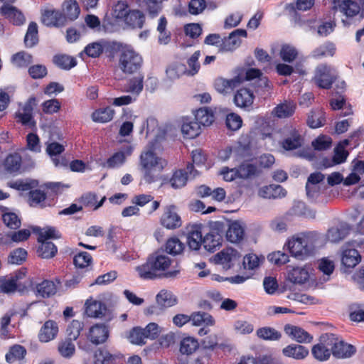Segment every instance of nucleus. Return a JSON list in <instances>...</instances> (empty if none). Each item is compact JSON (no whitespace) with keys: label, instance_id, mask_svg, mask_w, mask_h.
Here are the masks:
<instances>
[{"label":"nucleus","instance_id":"nucleus-1","mask_svg":"<svg viewBox=\"0 0 364 364\" xmlns=\"http://www.w3.org/2000/svg\"><path fill=\"white\" fill-rule=\"evenodd\" d=\"M171 264V259L168 256L159 251L150 255L146 261L136 267L139 277L145 280H154L156 279H173L181 272L179 268L168 270Z\"/></svg>","mask_w":364,"mask_h":364},{"label":"nucleus","instance_id":"nucleus-2","mask_svg":"<svg viewBox=\"0 0 364 364\" xmlns=\"http://www.w3.org/2000/svg\"><path fill=\"white\" fill-rule=\"evenodd\" d=\"M318 239L316 232H300L289 238L285 246L293 257L303 261L314 256Z\"/></svg>","mask_w":364,"mask_h":364},{"label":"nucleus","instance_id":"nucleus-3","mask_svg":"<svg viewBox=\"0 0 364 364\" xmlns=\"http://www.w3.org/2000/svg\"><path fill=\"white\" fill-rule=\"evenodd\" d=\"M140 163L144 171V180L151 184L160 178L166 162L152 150L144 151L140 156Z\"/></svg>","mask_w":364,"mask_h":364},{"label":"nucleus","instance_id":"nucleus-4","mask_svg":"<svg viewBox=\"0 0 364 364\" xmlns=\"http://www.w3.org/2000/svg\"><path fill=\"white\" fill-rule=\"evenodd\" d=\"M144 64L142 56L132 47H122L119 56L118 65L125 75H135L140 73Z\"/></svg>","mask_w":364,"mask_h":364},{"label":"nucleus","instance_id":"nucleus-5","mask_svg":"<svg viewBox=\"0 0 364 364\" xmlns=\"http://www.w3.org/2000/svg\"><path fill=\"white\" fill-rule=\"evenodd\" d=\"M333 333H325L320 336L318 343L311 348L313 357L320 361L328 360L332 355Z\"/></svg>","mask_w":364,"mask_h":364},{"label":"nucleus","instance_id":"nucleus-6","mask_svg":"<svg viewBox=\"0 0 364 364\" xmlns=\"http://www.w3.org/2000/svg\"><path fill=\"white\" fill-rule=\"evenodd\" d=\"M124 355L117 350L111 351L107 347L97 348L93 353L92 364H123Z\"/></svg>","mask_w":364,"mask_h":364},{"label":"nucleus","instance_id":"nucleus-7","mask_svg":"<svg viewBox=\"0 0 364 364\" xmlns=\"http://www.w3.org/2000/svg\"><path fill=\"white\" fill-rule=\"evenodd\" d=\"M335 80L336 76L333 73L331 66L326 63H321L316 68L313 80L319 88L330 89Z\"/></svg>","mask_w":364,"mask_h":364},{"label":"nucleus","instance_id":"nucleus-8","mask_svg":"<svg viewBox=\"0 0 364 364\" xmlns=\"http://www.w3.org/2000/svg\"><path fill=\"white\" fill-rule=\"evenodd\" d=\"M284 139L280 142L281 147L286 151H293L301 148L304 144V137L295 127L290 126L284 128Z\"/></svg>","mask_w":364,"mask_h":364},{"label":"nucleus","instance_id":"nucleus-9","mask_svg":"<svg viewBox=\"0 0 364 364\" xmlns=\"http://www.w3.org/2000/svg\"><path fill=\"white\" fill-rule=\"evenodd\" d=\"M160 224L168 230H176L182 225L181 216L177 213V208L174 205L164 207L160 218Z\"/></svg>","mask_w":364,"mask_h":364},{"label":"nucleus","instance_id":"nucleus-10","mask_svg":"<svg viewBox=\"0 0 364 364\" xmlns=\"http://www.w3.org/2000/svg\"><path fill=\"white\" fill-rule=\"evenodd\" d=\"M331 9L334 13L340 11L348 18H353L360 11V5L353 0H333Z\"/></svg>","mask_w":364,"mask_h":364},{"label":"nucleus","instance_id":"nucleus-11","mask_svg":"<svg viewBox=\"0 0 364 364\" xmlns=\"http://www.w3.org/2000/svg\"><path fill=\"white\" fill-rule=\"evenodd\" d=\"M41 23L47 27L60 28L65 26V18L60 10L46 9L41 11Z\"/></svg>","mask_w":364,"mask_h":364},{"label":"nucleus","instance_id":"nucleus-12","mask_svg":"<svg viewBox=\"0 0 364 364\" xmlns=\"http://www.w3.org/2000/svg\"><path fill=\"white\" fill-rule=\"evenodd\" d=\"M109 337V328L103 323H97L92 326L87 334L88 341L95 346L104 344L107 342Z\"/></svg>","mask_w":364,"mask_h":364},{"label":"nucleus","instance_id":"nucleus-13","mask_svg":"<svg viewBox=\"0 0 364 364\" xmlns=\"http://www.w3.org/2000/svg\"><path fill=\"white\" fill-rule=\"evenodd\" d=\"M332 344V355L336 358H348L352 357L356 353V348L354 346L340 340L338 337L333 334Z\"/></svg>","mask_w":364,"mask_h":364},{"label":"nucleus","instance_id":"nucleus-14","mask_svg":"<svg viewBox=\"0 0 364 364\" xmlns=\"http://www.w3.org/2000/svg\"><path fill=\"white\" fill-rule=\"evenodd\" d=\"M284 333L293 341L299 343H309L313 341V336L300 326L286 324L284 326Z\"/></svg>","mask_w":364,"mask_h":364},{"label":"nucleus","instance_id":"nucleus-15","mask_svg":"<svg viewBox=\"0 0 364 364\" xmlns=\"http://www.w3.org/2000/svg\"><path fill=\"white\" fill-rule=\"evenodd\" d=\"M0 14L15 26H21L26 21L23 14L12 5H2L0 8Z\"/></svg>","mask_w":364,"mask_h":364},{"label":"nucleus","instance_id":"nucleus-16","mask_svg":"<svg viewBox=\"0 0 364 364\" xmlns=\"http://www.w3.org/2000/svg\"><path fill=\"white\" fill-rule=\"evenodd\" d=\"M22 164V157L16 152L8 154L2 163L4 171L13 175H16L21 172Z\"/></svg>","mask_w":364,"mask_h":364},{"label":"nucleus","instance_id":"nucleus-17","mask_svg":"<svg viewBox=\"0 0 364 364\" xmlns=\"http://www.w3.org/2000/svg\"><path fill=\"white\" fill-rule=\"evenodd\" d=\"M243 82L242 77L240 75L227 80L223 77H218L214 82L215 89L221 94H227Z\"/></svg>","mask_w":364,"mask_h":364},{"label":"nucleus","instance_id":"nucleus-18","mask_svg":"<svg viewBox=\"0 0 364 364\" xmlns=\"http://www.w3.org/2000/svg\"><path fill=\"white\" fill-rule=\"evenodd\" d=\"M255 95L249 88L241 87L234 95L233 101L235 105L240 108H249L253 104Z\"/></svg>","mask_w":364,"mask_h":364},{"label":"nucleus","instance_id":"nucleus-19","mask_svg":"<svg viewBox=\"0 0 364 364\" xmlns=\"http://www.w3.org/2000/svg\"><path fill=\"white\" fill-rule=\"evenodd\" d=\"M233 157L236 161L249 159L252 156V145L249 139L242 138L232 146Z\"/></svg>","mask_w":364,"mask_h":364},{"label":"nucleus","instance_id":"nucleus-20","mask_svg":"<svg viewBox=\"0 0 364 364\" xmlns=\"http://www.w3.org/2000/svg\"><path fill=\"white\" fill-rule=\"evenodd\" d=\"M58 333V323L53 320H48L41 328L38 337L41 342L47 343L55 339Z\"/></svg>","mask_w":364,"mask_h":364},{"label":"nucleus","instance_id":"nucleus-21","mask_svg":"<svg viewBox=\"0 0 364 364\" xmlns=\"http://www.w3.org/2000/svg\"><path fill=\"white\" fill-rule=\"evenodd\" d=\"M202 228V225H193L188 231L187 244L192 250H198L201 245L203 246Z\"/></svg>","mask_w":364,"mask_h":364},{"label":"nucleus","instance_id":"nucleus-22","mask_svg":"<svg viewBox=\"0 0 364 364\" xmlns=\"http://www.w3.org/2000/svg\"><path fill=\"white\" fill-rule=\"evenodd\" d=\"M247 31L245 29H236L230 33L228 38H225L222 41L220 45L221 49L225 51H231L235 50L240 46L241 41L240 37H247Z\"/></svg>","mask_w":364,"mask_h":364},{"label":"nucleus","instance_id":"nucleus-23","mask_svg":"<svg viewBox=\"0 0 364 364\" xmlns=\"http://www.w3.org/2000/svg\"><path fill=\"white\" fill-rule=\"evenodd\" d=\"M61 8L65 25L68 21H75L80 14V8L76 0H65L63 3Z\"/></svg>","mask_w":364,"mask_h":364},{"label":"nucleus","instance_id":"nucleus-24","mask_svg":"<svg viewBox=\"0 0 364 364\" xmlns=\"http://www.w3.org/2000/svg\"><path fill=\"white\" fill-rule=\"evenodd\" d=\"M226 239L232 243L241 242L245 237V228L239 221L231 222L226 230Z\"/></svg>","mask_w":364,"mask_h":364},{"label":"nucleus","instance_id":"nucleus-25","mask_svg":"<svg viewBox=\"0 0 364 364\" xmlns=\"http://www.w3.org/2000/svg\"><path fill=\"white\" fill-rule=\"evenodd\" d=\"M107 311L106 305L97 300L87 299L85 302V314L92 318H102Z\"/></svg>","mask_w":364,"mask_h":364},{"label":"nucleus","instance_id":"nucleus-26","mask_svg":"<svg viewBox=\"0 0 364 364\" xmlns=\"http://www.w3.org/2000/svg\"><path fill=\"white\" fill-rule=\"evenodd\" d=\"M222 235L215 229L211 230L203 237V247L208 252H213L221 246Z\"/></svg>","mask_w":364,"mask_h":364},{"label":"nucleus","instance_id":"nucleus-27","mask_svg":"<svg viewBox=\"0 0 364 364\" xmlns=\"http://www.w3.org/2000/svg\"><path fill=\"white\" fill-rule=\"evenodd\" d=\"M181 132L185 138L194 139L201 132V125L196 120L184 118L181 126Z\"/></svg>","mask_w":364,"mask_h":364},{"label":"nucleus","instance_id":"nucleus-28","mask_svg":"<svg viewBox=\"0 0 364 364\" xmlns=\"http://www.w3.org/2000/svg\"><path fill=\"white\" fill-rule=\"evenodd\" d=\"M361 260V256L355 249H346L343 252L341 263L346 270L354 268Z\"/></svg>","mask_w":364,"mask_h":364},{"label":"nucleus","instance_id":"nucleus-29","mask_svg":"<svg viewBox=\"0 0 364 364\" xmlns=\"http://www.w3.org/2000/svg\"><path fill=\"white\" fill-rule=\"evenodd\" d=\"M258 194L264 198H278L284 197L287 195V191L280 185L271 184L261 188Z\"/></svg>","mask_w":364,"mask_h":364},{"label":"nucleus","instance_id":"nucleus-30","mask_svg":"<svg viewBox=\"0 0 364 364\" xmlns=\"http://www.w3.org/2000/svg\"><path fill=\"white\" fill-rule=\"evenodd\" d=\"M307 125L311 129H317L326 124V113L322 109H311L306 119Z\"/></svg>","mask_w":364,"mask_h":364},{"label":"nucleus","instance_id":"nucleus-31","mask_svg":"<svg viewBox=\"0 0 364 364\" xmlns=\"http://www.w3.org/2000/svg\"><path fill=\"white\" fill-rule=\"evenodd\" d=\"M282 353L286 357L292 358L296 360H303L309 355L308 348L298 344H290L282 350Z\"/></svg>","mask_w":364,"mask_h":364},{"label":"nucleus","instance_id":"nucleus-32","mask_svg":"<svg viewBox=\"0 0 364 364\" xmlns=\"http://www.w3.org/2000/svg\"><path fill=\"white\" fill-rule=\"evenodd\" d=\"M336 48L333 43L326 41L314 48L311 53V58L321 59L326 57H333L336 53Z\"/></svg>","mask_w":364,"mask_h":364},{"label":"nucleus","instance_id":"nucleus-33","mask_svg":"<svg viewBox=\"0 0 364 364\" xmlns=\"http://www.w3.org/2000/svg\"><path fill=\"white\" fill-rule=\"evenodd\" d=\"M350 228L348 225H341L329 228L326 233V238L331 242L336 243L344 240L349 234Z\"/></svg>","mask_w":364,"mask_h":364},{"label":"nucleus","instance_id":"nucleus-34","mask_svg":"<svg viewBox=\"0 0 364 364\" xmlns=\"http://www.w3.org/2000/svg\"><path fill=\"white\" fill-rule=\"evenodd\" d=\"M195 119L204 127L211 125L215 121V113L211 108L203 107L196 110Z\"/></svg>","mask_w":364,"mask_h":364},{"label":"nucleus","instance_id":"nucleus-35","mask_svg":"<svg viewBox=\"0 0 364 364\" xmlns=\"http://www.w3.org/2000/svg\"><path fill=\"white\" fill-rule=\"evenodd\" d=\"M145 15L139 9L129 10L125 18V23L132 28H141L145 23Z\"/></svg>","mask_w":364,"mask_h":364},{"label":"nucleus","instance_id":"nucleus-36","mask_svg":"<svg viewBox=\"0 0 364 364\" xmlns=\"http://www.w3.org/2000/svg\"><path fill=\"white\" fill-rule=\"evenodd\" d=\"M296 109V103L293 101H285L277 105L273 109L272 113L278 118H287L291 117Z\"/></svg>","mask_w":364,"mask_h":364},{"label":"nucleus","instance_id":"nucleus-37","mask_svg":"<svg viewBox=\"0 0 364 364\" xmlns=\"http://www.w3.org/2000/svg\"><path fill=\"white\" fill-rule=\"evenodd\" d=\"M233 250H222L214 256V261L216 264H220L225 270L230 269L234 265L233 260L235 255Z\"/></svg>","mask_w":364,"mask_h":364},{"label":"nucleus","instance_id":"nucleus-38","mask_svg":"<svg viewBox=\"0 0 364 364\" xmlns=\"http://www.w3.org/2000/svg\"><path fill=\"white\" fill-rule=\"evenodd\" d=\"M58 352L64 358L69 359L72 358L75 353V346L74 341L71 338H65L58 343Z\"/></svg>","mask_w":364,"mask_h":364},{"label":"nucleus","instance_id":"nucleus-39","mask_svg":"<svg viewBox=\"0 0 364 364\" xmlns=\"http://www.w3.org/2000/svg\"><path fill=\"white\" fill-rule=\"evenodd\" d=\"M36 295L42 298H49L57 291L55 284L51 281L45 279L36 285Z\"/></svg>","mask_w":364,"mask_h":364},{"label":"nucleus","instance_id":"nucleus-40","mask_svg":"<svg viewBox=\"0 0 364 364\" xmlns=\"http://www.w3.org/2000/svg\"><path fill=\"white\" fill-rule=\"evenodd\" d=\"M39 245L37 249L38 257L43 259H50L55 256L58 248L55 245L50 241L38 242Z\"/></svg>","mask_w":364,"mask_h":364},{"label":"nucleus","instance_id":"nucleus-41","mask_svg":"<svg viewBox=\"0 0 364 364\" xmlns=\"http://www.w3.org/2000/svg\"><path fill=\"white\" fill-rule=\"evenodd\" d=\"M114 110L110 107L100 108L95 110L91 115L92 121L97 123H107L112 120Z\"/></svg>","mask_w":364,"mask_h":364},{"label":"nucleus","instance_id":"nucleus-42","mask_svg":"<svg viewBox=\"0 0 364 364\" xmlns=\"http://www.w3.org/2000/svg\"><path fill=\"white\" fill-rule=\"evenodd\" d=\"M1 211L2 220L6 227L11 230H17L21 227V219L17 214L9 211L6 207H3Z\"/></svg>","mask_w":364,"mask_h":364},{"label":"nucleus","instance_id":"nucleus-43","mask_svg":"<svg viewBox=\"0 0 364 364\" xmlns=\"http://www.w3.org/2000/svg\"><path fill=\"white\" fill-rule=\"evenodd\" d=\"M26 355V349L21 345L16 344L10 347L6 354L5 358L7 363H13L16 361H21Z\"/></svg>","mask_w":364,"mask_h":364},{"label":"nucleus","instance_id":"nucleus-44","mask_svg":"<svg viewBox=\"0 0 364 364\" xmlns=\"http://www.w3.org/2000/svg\"><path fill=\"white\" fill-rule=\"evenodd\" d=\"M38 43V29L36 22L31 21L28 26L24 37V43L26 48H33Z\"/></svg>","mask_w":364,"mask_h":364},{"label":"nucleus","instance_id":"nucleus-45","mask_svg":"<svg viewBox=\"0 0 364 364\" xmlns=\"http://www.w3.org/2000/svg\"><path fill=\"white\" fill-rule=\"evenodd\" d=\"M33 230L38 235V242L48 241L49 239H59L61 237L60 233L54 227H46L43 230L39 227H35Z\"/></svg>","mask_w":364,"mask_h":364},{"label":"nucleus","instance_id":"nucleus-46","mask_svg":"<svg viewBox=\"0 0 364 364\" xmlns=\"http://www.w3.org/2000/svg\"><path fill=\"white\" fill-rule=\"evenodd\" d=\"M191 321L193 326H213L215 324V319L213 317L205 312H193L191 314Z\"/></svg>","mask_w":364,"mask_h":364},{"label":"nucleus","instance_id":"nucleus-47","mask_svg":"<svg viewBox=\"0 0 364 364\" xmlns=\"http://www.w3.org/2000/svg\"><path fill=\"white\" fill-rule=\"evenodd\" d=\"M199 348L198 340L193 337L187 336L183 338L180 343V352L183 355H191Z\"/></svg>","mask_w":364,"mask_h":364},{"label":"nucleus","instance_id":"nucleus-48","mask_svg":"<svg viewBox=\"0 0 364 364\" xmlns=\"http://www.w3.org/2000/svg\"><path fill=\"white\" fill-rule=\"evenodd\" d=\"M106 200V196H103L100 201H97V194L89 192L82 196L80 201L84 206L97 210L103 205Z\"/></svg>","mask_w":364,"mask_h":364},{"label":"nucleus","instance_id":"nucleus-49","mask_svg":"<svg viewBox=\"0 0 364 364\" xmlns=\"http://www.w3.org/2000/svg\"><path fill=\"white\" fill-rule=\"evenodd\" d=\"M309 277V272L302 267H294L288 273L289 280L294 284H304Z\"/></svg>","mask_w":364,"mask_h":364},{"label":"nucleus","instance_id":"nucleus-50","mask_svg":"<svg viewBox=\"0 0 364 364\" xmlns=\"http://www.w3.org/2000/svg\"><path fill=\"white\" fill-rule=\"evenodd\" d=\"M156 303L159 305L161 309L171 307L176 304L177 299L174 296L171 292L167 290H161L156 295Z\"/></svg>","mask_w":364,"mask_h":364},{"label":"nucleus","instance_id":"nucleus-51","mask_svg":"<svg viewBox=\"0 0 364 364\" xmlns=\"http://www.w3.org/2000/svg\"><path fill=\"white\" fill-rule=\"evenodd\" d=\"M54 64L63 70H70L77 65L75 58L65 54L55 55L53 60Z\"/></svg>","mask_w":364,"mask_h":364},{"label":"nucleus","instance_id":"nucleus-52","mask_svg":"<svg viewBox=\"0 0 364 364\" xmlns=\"http://www.w3.org/2000/svg\"><path fill=\"white\" fill-rule=\"evenodd\" d=\"M257 336L264 341H278L281 338L282 334L279 331L272 327H261L256 331Z\"/></svg>","mask_w":364,"mask_h":364},{"label":"nucleus","instance_id":"nucleus-53","mask_svg":"<svg viewBox=\"0 0 364 364\" xmlns=\"http://www.w3.org/2000/svg\"><path fill=\"white\" fill-rule=\"evenodd\" d=\"M127 338L132 344L143 346L146 343L147 337L145 330L139 326H136L129 331Z\"/></svg>","mask_w":364,"mask_h":364},{"label":"nucleus","instance_id":"nucleus-54","mask_svg":"<svg viewBox=\"0 0 364 364\" xmlns=\"http://www.w3.org/2000/svg\"><path fill=\"white\" fill-rule=\"evenodd\" d=\"M33 61V56L25 52L20 51L11 57L12 64L18 68H27Z\"/></svg>","mask_w":364,"mask_h":364},{"label":"nucleus","instance_id":"nucleus-55","mask_svg":"<svg viewBox=\"0 0 364 364\" xmlns=\"http://www.w3.org/2000/svg\"><path fill=\"white\" fill-rule=\"evenodd\" d=\"M188 181V172L184 169H178L173 172L169 183L172 188L177 189L186 186Z\"/></svg>","mask_w":364,"mask_h":364},{"label":"nucleus","instance_id":"nucleus-56","mask_svg":"<svg viewBox=\"0 0 364 364\" xmlns=\"http://www.w3.org/2000/svg\"><path fill=\"white\" fill-rule=\"evenodd\" d=\"M136 75L127 81V91L138 95L143 90L144 76L141 73Z\"/></svg>","mask_w":364,"mask_h":364},{"label":"nucleus","instance_id":"nucleus-57","mask_svg":"<svg viewBox=\"0 0 364 364\" xmlns=\"http://www.w3.org/2000/svg\"><path fill=\"white\" fill-rule=\"evenodd\" d=\"M184 250V244L177 237H172L165 243V251L172 255L181 254Z\"/></svg>","mask_w":364,"mask_h":364},{"label":"nucleus","instance_id":"nucleus-58","mask_svg":"<svg viewBox=\"0 0 364 364\" xmlns=\"http://www.w3.org/2000/svg\"><path fill=\"white\" fill-rule=\"evenodd\" d=\"M7 186L13 189L21 191H27L38 186V181L36 180L23 181L18 179L15 181L8 182Z\"/></svg>","mask_w":364,"mask_h":364},{"label":"nucleus","instance_id":"nucleus-59","mask_svg":"<svg viewBox=\"0 0 364 364\" xmlns=\"http://www.w3.org/2000/svg\"><path fill=\"white\" fill-rule=\"evenodd\" d=\"M84 323L78 320H73L67 327L66 334L68 338H71L73 341H76L81 331L83 330Z\"/></svg>","mask_w":364,"mask_h":364},{"label":"nucleus","instance_id":"nucleus-60","mask_svg":"<svg viewBox=\"0 0 364 364\" xmlns=\"http://www.w3.org/2000/svg\"><path fill=\"white\" fill-rule=\"evenodd\" d=\"M279 55L283 61L292 63L297 58L298 51L295 47L289 44H284L281 47Z\"/></svg>","mask_w":364,"mask_h":364},{"label":"nucleus","instance_id":"nucleus-61","mask_svg":"<svg viewBox=\"0 0 364 364\" xmlns=\"http://www.w3.org/2000/svg\"><path fill=\"white\" fill-rule=\"evenodd\" d=\"M85 54L87 57L92 58H99L102 54V39L88 43L81 53V55Z\"/></svg>","mask_w":364,"mask_h":364},{"label":"nucleus","instance_id":"nucleus-62","mask_svg":"<svg viewBox=\"0 0 364 364\" xmlns=\"http://www.w3.org/2000/svg\"><path fill=\"white\" fill-rule=\"evenodd\" d=\"M239 178H248L257 174V167L250 163H242L237 168Z\"/></svg>","mask_w":364,"mask_h":364},{"label":"nucleus","instance_id":"nucleus-63","mask_svg":"<svg viewBox=\"0 0 364 364\" xmlns=\"http://www.w3.org/2000/svg\"><path fill=\"white\" fill-rule=\"evenodd\" d=\"M122 44L115 41L102 39V53H105L107 57L112 58L114 55L120 50Z\"/></svg>","mask_w":364,"mask_h":364},{"label":"nucleus","instance_id":"nucleus-64","mask_svg":"<svg viewBox=\"0 0 364 364\" xmlns=\"http://www.w3.org/2000/svg\"><path fill=\"white\" fill-rule=\"evenodd\" d=\"M17 277L6 278L0 277V293L9 294L14 292L17 289Z\"/></svg>","mask_w":364,"mask_h":364}]
</instances>
